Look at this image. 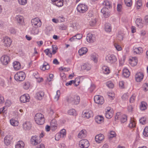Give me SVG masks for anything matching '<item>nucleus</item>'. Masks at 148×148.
<instances>
[{
	"mask_svg": "<svg viewBox=\"0 0 148 148\" xmlns=\"http://www.w3.org/2000/svg\"><path fill=\"white\" fill-rule=\"evenodd\" d=\"M110 134L111 136L109 137L110 138H112L115 137L116 136L115 132L112 131H110Z\"/></svg>",
	"mask_w": 148,
	"mask_h": 148,
	"instance_id": "59",
	"label": "nucleus"
},
{
	"mask_svg": "<svg viewBox=\"0 0 148 148\" xmlns=\"http://www.w3.org/2000/svg\"><path fill=\"white\" fill-rule=\"evenodd\" d=\"M77 9L78 12L83 13L87 11L88 7L86 4L80 3L78 5Z\"/></svg>",
	"mask_w": 148,
	"mask_h": 148,
	"instance_id": "7",
	"label": "nucleus"
},
{
	"mask_svg": "<svg viewBox=\"0 0 148 148\" xmlns=\"http://www.w3.org/2000/svg\"><path fill=\"white\" fill-rule=\"evenodd\" d=\"M50 125L51 130L53 131L56 129L57 128L58 124L56 120L54 119H52Z\"/></svg>",
	"mask_w": 148,
	"mask_h": 148,
	"instance_id": "19",
	"label": "nucleus"
},
{
	"mask_svg": "<svg viewBox=\"0 0 148 148\" xmlns=\"http://www.w3.org/2000/svg\"><path fill=\"white\" fill-rule=\"evenodd\" d=\"M91 69V67L88 65H81V70L82 71L84 70H86L88 71L89 70Z\"/></svg>",
	"mask_w": 148,
	"mask_h": 148,
	"instance_id": "37",
	"label": "nucleus"
},
{
	"mask_svg": "<svg viewBox=\"0 0 148 148\" xmlns=\"http://www.w3.org/2000/svg\"><path fill=\"white\" fill-rule=\"evenodd\" d=\"M41 139H40V137L36 135L32 136L31 140V143L33 145H36L40 143L41 141Z\"/></svg>",
	"mask_w": 148,
	"mask_h": 148,
	"instance_id": "4",
	"label": "nucleus"
},
{
	"mask_svg": "<svg viewBox=\"0 0 148 148\" xmlns=\"http://www.w3.org/2000/svg\"><path fill=\"white\" fill-rule=\"evenodd\" d=\"M24 143L23 141H19L16 145L15 148H24Z\"/></svg>",
	"mask_w": 148,
	"mask_h": 148,
	"instance_id": "30",
	"label": "nucleus"
},
{
	"mask_svg": "<svg viewBox=\"0 0 148 148\" xmlns=\"http://www.w3.org/2000/svg\"><path fill=\"white\" fill-rule=\"evenodd\" d=\"M59 69L60 70L64 71H68L70 70L69 68L64 67L63 68L62 67H60Z\"/></svg>",
	"mask_w": 148,
	"mask_h": 148,
	"instance_id": "63",
	"label": "nucleus"
},
{
	"mask_svg": "<svg viewBox=\"0 0 148 148\" xmlns=\"http://www.w3.org/2000/svg\"><path fill=\"white\" fill-rule=\"evenodd\" d=\"M14 68L15 70L17 71L21 69V68L22 69L23 67H21V65H13Z\"/></svg>",
	"mask_w": 148,
	"mask_h": 148,
	"instance_id": "57",
	"label": "nucleus"
},
{
	"mask_svg": "<svg viewBox=\"0 0 148 148\" xmlns=\"http://www.w3.org/2000/svg\"><path fill=\"white\" fill-rule=\"evenodd\" d=\"M73 28L76 29H79L80 28V26L78 23H74L73 24Z\"/></svg>",
	"mask_w": 148,
	"mask_h": 148,
	"instance_id": "62",
	"label": "nucleus"
},
{
	"mask_svg": "<svg viewBox=\"0 0 148 148\" xmlns=\"http://www.w3.org/2000/svg\"><path fill=\"white\" fill-rule=\"evenodd\" d=\"M32 126V124L29 121H26L23 124V128L26 130H30Z\"/></svg>",
	"mask_w": 148,
	"mask_h": 148,
	"instance_id": "13",
	"label": "nucleus"
},
{
	"mask_svg": "<svg viewBox=\"0 0 148 148\" xmlns=\"http://www.w3.org/2000/svg\"><path fill=\"white\" fill-rule=\"evenodd\" d=\"M86 132L85 130H82L78 134V138H82L85 137L86 136Z\"/></svg>",
	"mask_w": 148,
	"mask_h": 148,
	"instance_id": "25",
	"label": "nucleus"
},
{
	"mask_svg": "<svg viewBox=\"0 0 148 148\" xmlns=\"http://www.w3.org/2000/svg\"><path fill=\"white\" fill-rule=\"evenodd\" d=\"M76 79H75V81L73 80H71L68 82H67L66 84V86H68L69 85H71L73 83H75L76 82Z\"/></svg>",
	"mask_w": 148,
	"mask_h": 148,
	"instance_id": "53",
	"label": "nucleus"
},
{
	"mask_svg": "<svg viewBox=\"0 0 148 148\" xmlns=\"http://www.w3.org/2000/svg\"><path fill=\"white\" fill-rule=\"evenodd\" d=\"M94 100L96 103L100 105L102 104L104 102L103 98L98 95L95 96Z\"/></svg>",
	"mask_w": 148,
	"mask_h": 148,
	"instance_id": "9",
	"label": "nucleus"
},
{
	"mask_svg": "<svg viewBox=\"0 0 148 148\" xmlns=\"http://www.w3.org/2000/svg\"><path fill=\"white\" fill-rule=\"evenodd\" d=\"M119 85L120 87L121 88H124V82L123 81H121L119 82Z\"/></svg>",
	"mask_w": 148,
	"mask_h": 148,
	"instance_id": "64",
	"label": "nucleus"
},
{
	"mask_svg": "<svg viewBox=\"0 0 148 148\" xmlns=\"http://www.w3.org/2000/svg\"><path fill=\"white\" fill-rule=\"evenodd\" d=\"M130 72L128 69H124L123 70L122 75L123 77L127 78L129 77L130 75Z\"/></svg>",
	"mask_w": 148,
	"mask_h": 148,
	"instance_id": "27",
	"label": "nucleus"
},
{
	"mask_svg": "<svg viewBox=\"0 0 148 148\" xmlns=\"http://www.w3.org/2000/svg\"><path fill=\"white\" fill-rule=\"evenodd\" d=\"M79 147L82 148H87L89 146V141L86 139L81 140L79 142Z\"/></svg>",
	"mask_w": 148,
	"mask_h": 148,
	"instance_id": "8",
	"label": "nucleus"
},
{
	"mask_svg": "<svg viewBox=\"0 0 148 148\" xmlns=\"http://www.w3.org/2000/svg\"><path fill=\"white\" fill-rule=\"evenodd\" d=\"M11 124L13 126H17L18 125V121L15 120L14 119H11L10 121Z\"/></svg>",
	"mask_w": 148,
	"mask_h": 148,
	"instance_id": "36",
	"label": "nucleus"
},
{
	"mask_svg": "<svg viewBox=\"0 0 148 148\" xmlns=\"http://www.w3.org/2000/svg\"><path fill=\"white\" fill-rule=\"evenodd\" d=\"M88 51V49L86 47H82L78 51L79 55L82 56L86 54Z\"/></svg>",
	"mask_w": 148,
	"mask_h": 148,
	"instance_id": "24",
	"label": "nucleus"
},
{
	"mask_svg": "<svg viewBox=\"0 0 148 148\" xmlns=\"http://www.w3.org/2000/svg\"><path fill=\"white\" fill-rule=\"evenodd\" d=\"M30 97L28 94H25L21 96L20 98L21 102L24 103L29 101Z\"/></svg>",
	"mask_w": 148,
	"mask_h": 148,
	"instance_id": "16",
	"label": "nucleus"
},
{
	"mask_svg": "<svg viewBox=\"0 0 148 148\" xmlns=\"http://www.w3.org/2000/svg\"><path fill=\"white\" fill-rule=\"evenodd\" d=\"M67 27L64 24H62L58 26V28L61 30H65L66 29Z\"/></svg>",
	"mask_w": 148,
	"mask_h": 148,
	"instance_id": "52",
	"label": "nucleus"
},
{
	"mask_svg": "<svg viewBox=\"0 0 148 148\" xmlns=\"http://www.w3.org/2000/svg\"><path fill=\"white\" fill-rule=\"evenodd\" d=\"M31 32L34 34H37L39 32V30L37 28L34 27L32 28Z\"/></svg>",
	"mask_w": 148,
	"mask_h": 148,
	"instance_id": "45",
	"label": "nucleus"
},
{
	"mask_svg": "<svg viewBox=\"0 0 148 148\" xmlns=\"http://www.w3.org/2000/svg\"><path fill=\"white\" fill-rule=\"evenodd\" d=\"M136 126V123L133 119H132V118H131L130 123L129 124V126L130 127L133 128L135 127Z\"/></svg>",
	"mask_w": 148,
	"mask_h": 148,
	"instance_id": "35",
	"label": "nucleus"
},
{
	"mask_svg": "<svg viewBox=\"0 0 148 148\" xmlns=\"http://www.w3.org/2000/svg\"><path fill=\"white\" fill-rule=\"evenodd\" d=\"M107 86L110 88H112L114 86V85L113 83L111 81H108L106 83Z\"/></svg>",
	"mask_w": 148,
	"mask_h": 148,
	"instance_id": "49",
	"label": "nucleus"
},
{
	"mask_svg": "<svg viewBox=\"0 0 148 148\" xmlns=\"http://www.w3.org/2000/svg\"><path fill=\"white\" fill-rule=\"evenodd\" d=\"M19 3L21 5H25L27 3V0H18Z\"/></svg>",
	"mask_w": 148,
	"mask_h": 148,
	"instance_id": "54",
	"label": "nucleus"
},
{
	"mask_svg": "<svg viewBox=\"0 0 148 148\" xmlns=\"http://www.w3.org/2000/svg\"><path fill=\"white\" fill-rule=\"evenodd\" d=\"M120 120L122 123H124L127 120V116L123 114L120 117Z\"/></svg>",
	"mask_w": 148,
	"mask_h": 148,
	"instance_id": "38",
	"label": "nucleus"
},
{
	"mask_svg": "<svg viewBox=\"0 0 148 148\" xmlns=\"http://www.w3.org/2000/svg\"><path fill=\"white\" fill-rule=\"evenodd\" d=\"M62 137L60 134L59 133L57 134L55 136V139L56 140H58L60 138Z\"/></svg>",
	"mask_w": 148,
	"mask_h": 148,
	"instance_id": "58",
	"label": "nucleus"
},
{
	"mask_svg": "<svg viewBox=\"0 0 148 148\" xmlns=\"http://www.w3.org/2000/svg\"><path fill=\"white\" fill-rule=\"evenodd\" d=\"M146 103L144 102L141 103L140 107L141 110H144L146 109Z\"/></svg>",
	"mask_w": 148,
	"mask_h": 148,
	"instance_id": "43",
	"label": "nucleus"
},
{
	"mask_svg": "<svg viewBox=\"0 0 148 148\" xmlns=\"http://www.w3.org/2000/svg\"><path fill=\"white\" fill-rule=\"evenodd\" d=\"M34 119L36 123L39 125L43 124L45 122L44 116L40 113H37L35 116Z\"/></svg>",
	"mask_w": 148,
	"mask_h": 148,
	"instance_id": "2",
	"label": "nucleus"
},
{
	"mask_svg": "<svg viewBox=\"0 0 148 148\" xmlns=\"http://www.w3.org/2000/svg\"><path fill=\"white\" fill-rule=\"evenodd\" d=\"M83 112L84 113V114H83L84 117H85L87 119H89L93 116V113L91 110H85Z\"/></svg>",
	"mask_w": 148,
	"mask_h": 148,
	"instance_id": "11",
	"label": "nucleus"
},
{
	"mask_svg": "<svg viewBox=\"0 0 148 148\" xmlns=\"http://www.w3.org/2000/svg\"><path fill=\"white\" fill-rule=\"evenodd\" d=\"M143 77V73L141 72L137 73L135 75L136 80L138 82H140L142 80Z\"/></svg>",
	"mask_w": 148,
	"mask_h": 148,
	"instance_id": "17",
	"label": "nucleus"
},
{
	"mask_svg": "<svg viewBox=\"0 0 148 148\" xmlns=\"http://www.w3.org/2000/svg\"><path fill=\"white\" fill-rule=\"evenodd\" d=\"M10 60L9 57L5 55L2 56L1 58V61L3 65H7L8 64Z\"/></svg>",
	"mask_w": 148,
	"mask_h": 148,
	"instance_id": "10",
	"label": "nucleus"
},
{
	"mask_svg": "<svg viewBox=\"0 0 148 148\" xmlns=\"http://www.w3.org/2000/svg\"><path fill=\"white\" fill-rule=\"evenodd\" d=\"M105 30L107 32H110L111 30L110 24L109 23H106L105 24Z\"/></svg>",
	"mask_w": 148,
	"mask_h": 148,
	"instance_id": "34",
	"label": "nucleus"
},
{
	"mask_svg": "<svg viewBox=\"0 0 148 148\" xmlns=\"http://www.w3.org/2000/svg\"><path fill=\"white\" fill-rule=\"evenodd\" d=\"M15 20L18 23L22 25L24 23L23 17L21 15H17L15 17Z\"/></svg>",
	"mask_w": 148,
	"mask_h": 148,
	"instance_id": "18",
	"label": "nucleus"
},
{
	"mask_svg": "<svg viewBox=\"0 0 148 148\" xmlns=\"http://www.w3.org/2000/svg\"><path fill=\"white\" fill-rule=\"evenodd\" d=\"M98 55L95 53H93L90 56V59L91 60L94 62L95 64H97L98 61Z\"/></svg>",
	"mask_w": 148,
	"mask_h": 148,
	"instance_id": "20",
	"label": "nucleus"
},
{
	"mask_svg": "<svg viewBox=\"0 0 148 148\" xmlns=\"http://www.w3.org/2000/svg\"><path fill=\"white\" fill-rule=\"evenodd\" d=\"M113 110L111 109L107 110L105 113L106 117L107 119H110L112 117L113 115Z\"/></svg>",
	"mask_w": 148,
	"mask_h": 148,
	"instance_id": "22",
	"label": "nucleus"
},
{
	"mask_svg": "<svg viewBox=\"0 0 148 148\" xmlns=\"http://www.w3.org/2000/svg\"><path fill=\"white\" fill-rule=\"evenodd\" d=\"M102 71L105 74H108L110 73V70L109 67L106 65H103L102 67Z\"/></svg>",
	"mask_w": 148,
	"mask_h": 148,
	"instance_id": "29",
	"label": "nucleus"
},
{
	"mask_svg": "<svg viewBox=\"0 0 148 148\" xmlns=\"http://www.w3.org/2000/svg\"><path fill=\"white\" fill-rule=\"evenodd\" d=\"M12 137L10 135H8L4 138V143L6 145H8L12 140Z\"/></svg>",
	"mask_w": 148,
	"mask_h": 148,
	"instance_id": "14",
	"label": "nucleus"
},
{
	"mask_svg": "<svg viewBox=\"0 0 148 148\" xmlns=\"http://www.w3.org/2000/svg\"><path fill=\"white\" fill-rule=\"evenodd\" d=\"M103 5L106 6L108 8H110L112 7L109 1L107 0H105L103 3Z\"/></svg>",
	"mask_w": 148,
	"mask_h": 148,
	"instance_id": "39",
	"label": "nucleus"
},
{
	"mask_svg": "<svg viewBox=\"0 0 148 148\" xmlns=\"http://www.w3.org/2000/svg\"><path fill=\"white\" fill-rule=\"evenodd\" d=\"M103 118L102 116L98 115L95 118V121L98 123H100L103 121Z\"/></svg>",
	"mask_w": 148,
	"mask_h": 148,
	"instance_id": "32",
	"label": "nucleus"
},
{
	"mask_svg": "<svg viewBox=\"0 0 148 148\" xmlns=\"http://www.w3.org/2000/svg\"><path fill=\"white\" fill-rule=\"evenodd\" d=\"M114 47L117 50L120 51L121 50V47L117 44L115 43L114 44Z\"/></svg>",
	"mask_w": 148,
	"mask_h": 148,
	"instance_id": "56",
	"label": "nucleus"
},
{
	"mask_svg": "<svg viewBox=\"0 0 148 148\" xmlns=\"http://www.w3.org/2000/svg\"><path fill=\"white\" fill-rule=\"evenodd\" d=\"M31 23L33 26L35 28L40 27L41 25V21L38 18L33 19L31 20Z\"/></svg>",
	"mask_w": 148,
	"mask_h": 148,
	"instance_id": "6",
	"label": "nucleus"
},
{
	"mask_svg": "<svg viewBox=\"0 0 148 148\" xmlns=\"http://www.w3.org/2000/svg\"><path fill=\"white\" fill-rule=\"evenodd\" d=\"M136 23L138 26L141 28L143 26V24L142 22V20L140 18H138L136 20Z\"/></svg>",
	"mask_w": 148,
	"mask_h": 148,
	"instance_id": "28",
	"label": "nucleus"
},
{
	"mask_svg": "<svg viewBox=\"0 0 148 148\" xmlns=\"http://www.w3.org/2000/svg\"><path fill=\"white\" fill-rule=\"evenodd\" d=\"M3 42L5 46L9 47L11 44L12 41L10 38L8 36H5L3 38Z\"/></svg>",
	"mask_w": 148,
	"mask_h": 148,
	"instance_id": "12",
	"label": "nucleus"
},
{
	"mask_svg": "<svg viewBox=\"0 0 148 148\" xmlns=\"http://www.w3.org/2000/svg\"><path fill=\"white\" fill-rule=\"evenodd\" d=\"M52 47L53 53L55 54L56 53V50L58 49V48L56 45H52Z\"/></svg>",
	"mask_w": 148,
	"mask_h": 148,
	"instance_id": "50",
	"label": "nucleus"
},
{
	"mask_svg": "<svg viewBox=\"0 0 148 148\" xmlns=\"http://www.w3.org/2000/svg\"><path fill=\"white\" fill-rule=\"evenodd\" d=\"M54 5L58 7H62L63 5V0H56Z\"/></svg>",
	"mask_w": 148,
	"mask_h": 148,
	"instance_id": "33",
	"label": "nucleus"
},
{
	"mask_svg": "<svg viewBox=\"0 0 148 148\" xmlns=\"http://www.w3.org/2000/svg\"><path fill=\"white\" fill-rule=\"evenodd\" d=\"M44 95V92L40 91L36 93L35 97L39 100L42 99Z\"/></svg>",
	"mask_w": 148,
	"mask_h": 148,
	"instance_id": "23",
	"label": "nucleus"
},
{
	"mask_svg": "<svg viewBox=\"0 0 148 148\" xmlns=\"http://www.w3.org/2000/svg\"><path fill=\"white\" fill-rule=\"evenodd\" d=\"M125 4L127 6L130 7L132 4V0H124Z\"/></svg>",
	"mask_w": 148,
	"mask_h": 148,
	"instance_id": "41",
	"label": "nucleus"
},
{
	"mask_svg": "<svg viewBox=\"0 0 148 148\" xmlns=\"http://www.w3.org/2000/svg\"><path fill=\"white\" fill-rule=\"evenodd\" d=\"M6 109L5 107L0 108V113H5L6 112Z\"/></svg>",
	"mask_w": 148,
	"mask_h": 148,
	"instance_id": "60",
	"label": "nucleus"
},
{
	"mask_svg": "<svg viewBox=\"0 0 148 148\" xmlns=\"http://www.w3.org/2000/svg\"><path fill=\"white\" fill-rule=\"evenodd\" d=\"M146 118L144 117H143L140 119V123L142 124H145L146 123Z\"/></svg>",
	"mask_w": 148,
	"mask_h": 148,
	"instance_id": "46",
	"label": "nucleus"
},
{
	"mask_svg": "<svg viewBox=\"0 0 148 148\" xmlns=\"http://www.w3.org/2000/svg\"><path fill=\"white\" fill-rule=\"evenodd\" d=\"M25 77V73L22 71L18 72L14 76L15 80L18 81H23L24 80Z\"/></svg>",
	"mask_w": 148,
	"mask_h": 148,
	"instance_id": "3",
	"label": "nucleus"
},
{
	"mask_svg": "<svg viewBox=\"0 0 148 148\" xmlns=\"http://www.w3.org/2000/svg\"><path fill=\"white\" fill-rule=\"evenodd\" d=\"M30 86V84L29 82H25L23 86V87L25 89L27 90Z\"/></svg>",
	"mask_w": 148,
	"mask_h": 148,
	"instance_id": "44",
	"label": "nucleus"
},
{
	"mask_svg": "<svg viewBox=\"0 0 148 148\" xmlns=\"http://www.w3.org/2000/svg\"><path fill=\"white\" fill-rule=\"evenodd\" d=\"M50 68V65H41L40 66V69L43 71L48 70Z\"/></svg>",
	"mask_w": 148,
	"mask_h": 148,
	"instance_id": "40",
	"label": "nucleus"
},
{
	"mask_svg": "<svg viewBox=\"0 0 148 148\" xmlns=\"http://www.w3.org/2000/svg\"><path fill=\"white\" fill-rule=\"evenodd\" d=\"M74 36H75V38L78 40L80 39L82 37V35L80 34H78Z\"/></svg>",
	"mask_w": 148,
	"mask_h": 148,
	"instance_id": "61",
	"label": "nucleus"
},
{
	"mask_svg": "<svg viewBox=\"0 0 148 148\" xmlns=\"http://www.w3.org/2000/svg\"><path fill=\"white\" fill-rule=\"evenodd\" d=\"M138 61L137 58L136 57H133L129 59V63L131 64L136 65Z\"/></svg>",
	"mask_w": 148,
	"mask_h": 148,
	"instance_id": "26",
	"label": "nucleus"
},
{
	"mask_svg": "<svg viewBox=\"0 0 148 148\" xmlns=\"http://www.w3.org/2000/svg\"><path fill=\"white\" fill-rule=\"evenodd\" d=\"M133 51L134 53L139 54L142 52L143 49L140 47H139L138 48H135L133 49Z\"/></svg>",
	"mask_w": 148,
	"mask_h": 148,
	"instance_id": "31",
	"label": "nucleus"
},
{
	"mask_svg": "<svg viewBox=\"0 0 148 148\" xmlns=\"http://www.w3.org/2000/svg\"><path fill=\"white\" fill-rule=\"evenodd\" d=\"M104 139V136L103 134H99L95 137L96 141L98 143H100Z\"/></svg>",
	"mask_w": 148,
	"mask_h": 148,
	"instance_id": "21",
	"label": "nucleus"
},
{
	"mask_svg": "<svg viewBox=\"0 0 148 148\" xmlns=\"http://www.w3.org/2000/svg\"><path fill=\"white\" fill-rule=\"evenodd\" d=\"M106 60L107 62L111 64H113L116 62L117 59L114 55L108 54L106 56Z\"/></svg>",
	"mask_w": 148,
	"mask_h": 148,
	"instance_id": "5",
	"label": "nucleus"
},
{
	"mask_svg": "<svg viewBox=\"0 0 148 148\" xmlns=\"http://www.w3.org/2000/svg\"><path fill=\"white\" fill-rule=\"evenodd\" d=\"M60 95V91L59 90H58L56 92V95L55 96L54 98L57 101L59 98V97Z\"/></svg>",
	"mask_w": 148,
	"mask_h": 148,
	"instance_id": "55",
	"label": "nucleus"
},
{
	"mask_svg": "<svg viewBox=\"0 0 148 148\" xmlns=\"http://www.w3.org/2000/svg\"><path fill=\"white\" fill-rule=\"evenodd\" d=\"M67 101L69 103H72L73 104L76 105L79 103L80 100V97L78 95H75L69 97Z\"/></svg>",
	"mask_w": 148,
	"mask_h": 148,
	"instance_id": "1",
	"label": "nucleus"
},
{
	"mask_svg": "<svg viewBox=\"0 0 148 148\" xmlns=\"http://www.w3.org/2000/svg\"><path fill=\"white\" fill-rule=\"evenodd\" d=\"M137 9H138L142 5V1L141 0H138L137 1Z\"/></svg>",
	"mask_w": 148,
	"mask_h": 148,
	"instance_id": "51",
	"label": "nucleus"
},
{
	"mask_svg": "<svg viewBox=\"0 0 148 148\" xmlns=\"http://www.w3.org/2000/svg\"><path fill=\"white\" fill-rule=\"evenodd\" d=\"M68 113L69 115H75L76 114V111L74 109H71L68 110Z\"/></svg>",
	"mask_w": 148,
	"mask_h": 148,
	"instance_id": "42",
	"label": "nucleus"
},
{
	"mask_svg": "<svg viewBox=\"0 0 148 148\" xmlns=\"http://www.w3.org/2000/svg\"><path fill=\"white\" fill-rule=\"evenodd\" d=\"M143 134L146 136H148V127H146L144 129Z\"/></svg>",
	"mask_w": 148,
	"mask_h": 148,
	"instance_id": "47",
	"label": "nucleus"
},
{
	"mask_svg": "<svg viewBox=\"0 0 148 148\" xmlns=\"http://www.w3.org/2000/svg\"><path fill=\"white\" fill-rule=\"evenodd\" d=\"M59 134H60V135L62 136V138L64 137L66 135L65 130L64 129H62L60 131Z\"/></svg>",
	"mask_w": 148,
	"mask_h": 148,
	"instance_id": "48",
	"label": "nucleus"
},
{
	"mask_svg": "<svg viewBox=\"0 0 148 148\" xmlns=\"http://www.w3.org/2000/svg\"><path fill=\"white\" fill-rule=\"evenodd\" d=\"M86 39L87 41L90 43L93 42L95 40V36L90 33L87 35Z\"/></svg>",
	"mask_w": 148,
	"mask_h": 148,
	"instance_id": "15",
	"label": "nucleus"
}]
</instances>
